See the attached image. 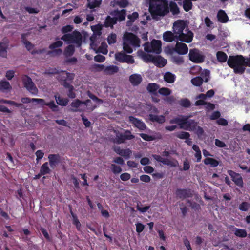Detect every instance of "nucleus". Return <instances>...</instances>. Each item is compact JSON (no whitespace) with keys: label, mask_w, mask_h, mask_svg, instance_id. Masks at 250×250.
Here are the masks:
<instances>
[{"label":"nucleus","mask_w":250,"mask_h":250,"mask_svg":"<svg viewBox=\"0 0 250 250\" xmlns=\"http://www.w3.org/2000/svg\"><path fill=\"white\" fill-rule=\"evenodd\" d=\"M6 45L4 43H0V56L5 57L7 55Z\"/></svg>","instance_id":"nucleus-52"},{"label":"nucleus","mask_w":250,"mask_h":250,"mask_svg":"<svg viewBox=\"0 0 250 250\" xmlns=\"http://www.w3.org/2000/svg\"><path fill=\"white\" fill-rule=\"evenodd\" d=\"M135 136L131 134L129 130H125L124 133L116 132V137L113 142L117 144L124 143L125 140H130L134 139Z\"/></svg>","instance_id":"nucleus-4"},{"label":"nucleus","mask_w":250,"mask_h":250,"mask_svg":"<svg viewBox=\"0 0 250 250\" xmlns=\"http://www.w3.org/2000/svg\"><path fill=\"white\" fill-rule=\"evenodd\" d=\"M202 70V68L198 65L192 67L190 70V73L192 74H197L199 73Z\"/></svg>","instance_id":"nucleus-60"},{"label":"nucleus","mask_w":250,"mask_h":250,"mask_svg":"<svg viewBox=\"0 0 250 250\" xmlns=\"http://www.w3.org/2000/svg\"><path fill=\"white\" fill-rule=\"evenodd\" d=\"M146 58L148 60L153 62L160 67L165 66L167 62V60L161 56L153 57L152 55H147L146 56Z\"/></svg>","instance_id":"nucleus-11"},{"label":"nucleus","mask_w":250,"mask_h":250,"mask_svg":"<svg viewBox=\"0 0 250 250\" xmlns=\"http://www.w3.org/2000/svg\"><path fill=\"white\" fill-rule=\"evenodd\" d=\"M22 81L24 87L28 91L33 95L37 94L38 92V88L30 77L27 75H24L22 78Z\"/></svg>","instance_id":"nucleus-5"},{"label":"nucleus","mask_w":250,"mask_h":250,"mask_svg":"<svg viewBox=\"0 0 250 250\" xmlns=\"http://www.w3.org/2000/svg\"><path fill=\"white\" fill-rule=\"evenodd\" d=\"M180 104L182 107L185 108H188L190 106L191 103L190 101L187 98L182 99L180 101Z\"/></svg>","instance_id":"nucleus-51"},{"label":"nucleus","mask_w":250,"mask_h":250,"mask_svg":"<svg viewBox=\"0 0 250 250\" xmlns=\"http://www.w3.org/2000/svg\"><path fill=\"white\" fill-rule=\"evenodd\" d=\"M62 44L63 42L62 41H58L50 44L49 48L50 49H54L62 46Z\"/></svg>","instance_id":"nucleus-56"},{"label":"nucleus","mask_w":250,"mask_h":250,"mask_svg":"<svg viewBox=\"0 0 250 250\" xmlns=\"http://www.w3.org/2000/svg\"><path fill=\"white\" fill-rule=\"evenodd\" d=\"M149 11L153 19L164 16L169 12L168 1L167 0H152L149 3Z\"/></svg>","instance_id":"nucleus-1"},{"label":"nucleus","mask_w":250,"mask_h":250,"mask_svg":"<svg viewBox=\"0 0 250 250\" xmlns=\"http://www.w3.org/2000/svg\"><path fill=\"white\" fill-rule=\"evenodd\" d=\"M174 50L179 54L185 55L188 52V48L185 43L177 42L174 48Z\"/></svg>","instance_id":"nucleus-18"},{"label":"nucleus","mask_w":250,"mask_h":250,"mask_svg":"<svg viewBox=\"0 0 250 250\" xmlns=\"http://www.w3.org/2000/svg\"><path fill=\"white\" fill-rule=\"evenodd\" d=\"M227 63L229 67L233 69L235 74H243L247 66L246 58L242 55L229 56Z\"/></svg>","instance_id":"nucleus-2"},{"label":"nucleus","mask_w":250,"mask_h":250,"mask_svg":"<svg viewBox=\"0 0 250 250\" xmlns=\"http://www.w3.org/2000/svg\"><path fill=\"white\" fill-rule=\"evenodd\" d=\"M70 213L73 218V224L76 226L77 229H79L81 226V224L80 222H79V220L78 219L77 215L75 213H73V212L72 211V210L71 209L70 210Z\"/></svg>","instance_id":"nucleus-46"},{"label":"nucleus","mask_w":250,"mask_h":250,"mask_svg":"<svg viewBox=\"0 0 250 250\" xmlns=\"http://www.w3.org/2000/svg\"><path fill=\"white\" fill-rule=\"evenodd\" d=\"M227 172L231 177L232 180L236 186H238L240 188L243 187L244 183L243 178L240 174L236 173L232 170H229Z\"/></svg>","instance_id":"nucleus-10"},{"label":"nucleus","mask_w":250,"mask_h":250,"mask_svg":"<svg viewBox=\"0 0 250 250\" xmlns=\"http://www.w3.org/2000/svg\"><path fill=\"white\" fill-rule=\"evenodd\" d=\"M87 95L90 99L94 100L96 102L100 103V104H102L103 103V100L98 98L97 96H96L95 95L91 93L90 91L88 92Z\"/></svg>","instance_id":"nucleus-59"},{"label":"nucleus","mask_w":250,"mask_h":250,"mask_svg":"<svg viewBox=\"0 0 250 250\" xmlns=\"http://www.w3.org/2000/svg\"><path fill=\"white\" fill-rule=\"evenodd\" d=\"M131 153L132 151L130 149H123L120 155L123 157L125 159H128L130 158Z\"/></svg>","instance_id":"nucleus-47"},{"label":"nucleus","mask_w":250,"mask_h":250,"mask_svg":"<svg viewBox=\"0 0 250 250\" xmlns=\"http://www.w3.org/2000/svg\"><path fill=\"white\" fill-rule=\"evenodd\" d=\"M125 56L126 54L123 52H117L115 55L116 60L122 63L125 62Z\"/></svg>","instance_id":"nucleus-42"},{"label":"nucleus","mask_w":250,"mask_h":250,"mask_svg":"<svg viewBox=\"0 0 250 250\" xmlns=\"http://www.w3.org/2000/svg\"><path fill=\"white\" fill-rule=\"evenodd\" d=\"M118 70V67L115 65H110L107 66L104 69L105 72L109 74H112L117 73Z\"/></svg>","instance_id":"nucleus-43"},{"label":"nucleus","mask_w":250,"mask_h":250,"mask_svg":"<svg viewBox=\"0 0 250 250\" xmlns=\"http://www.w3.org/2000/svg\"><path fill=\"white\" fill-rule=\"evenodd\" d=\"M203 79L200 76H197L192 78L191 80V83L196 86H200L203 83Z\"/></svg>","instance_id":"nucleus-40"},{"label":"nucleus","mask_w":250,"mask_h":250,"mask_svg":"<svg viewBox=\"0 0 250 250\" xmlns=\"http://www.w3.org/2000/svg\"><path fill=\"white\" fill-rule=\"evenodd\" d=\"M12 89V87L10 83L6 81H1L0 82V90L5 91L6 90H10Z\"/></svg>","instance_id":"nucleus-34"},{"label":"nucleus","mask_w":250,"mask_h":250,"mask_svg":"<svg viewBox=\"0 0 250 250\" xmlns=\"http://www.w3.org/2000/svg\"><path fill=\"white\" fill-rule=\"evenodd\" d=\"M185 116H182V118L177 117L171 119L169 121V123L170 124H178L179 125L180 128H184V122L185 121Z\"/></svg>","instance_id":"nucleus-24"},{"label":"nucleus","mask_w":250,"mask_h":250,"mask_svg":"<svg viewBox=\"0 0 250 250\" xmlns=\"http://www.w3.org/2000/svg\"><path fill=\"white\" fill-rule=\"evenodd\" d=\"M117 23L116 19L114 17L112 18L110 16H107L106 17L104 21V26L105 27H112L113 28V25Z\"/></svg>","instance_id":"nucleus-26"},{"label":"nucleus","mask_w":250,"mask_h":250,"mask_svg":"<svg viewBox=\"0 0 250 250\" xmlns=\"http://www.w3.org/2000/svg\"><path fill=\"white\" fill-rule=\"evenodd\" d=\"M63 86L65 88H67L68 89L67 95L69 98L71 99H74L76 97L75 89L72 85L70 84V83H64Z\"/></svg>","instance_id":"nucleus-23"},{"label":"nucleus","mask_w":250,"mask_h":250,"mask_svg":"<svg viewBox=\"0 0 250 250\" xmlns=\"http://www.w3.org/2000/svg\"><path fill=\"white\" fill-rule=\"evenodd\" d=\"M139 135L143 139L146 141H151L155 139V137L153 136L149 135L145 133H140Z\"/></svg>","instance_id":"nucleus-54"},{"label":"nucleus","mask_w":250,"mask_h":250,"mask_svg":"<svg viewBox=\"0 0 250 250\" xmlns=\"http://www.w3.org/2000/svg\"><path fill=\"white\" fill-rule=\"evenodd\" d=\"M89 103H91V101L89 99L84 101H82L79 99H76L71 104V107L75 108V109H71V110L73 112H78L79 111L78 108L81 105L84 104L86 106H88L89 105Z\"/></svg>","instance_id":"nucleus-17"},{"label":"nucleus","mask_w":250,"mask_h":250,"mask_svg":"<svg viewBox=\"0 0 250 250\" xmlns=\"http://www.w3.org/2000/svg\"><path fill=\"white\" fill-rule=\"evenodd\" d=\"M40 171L41 172V174H43L44 175L49 174L51 172V169L48 167V163L45 162L43 163L41 166Z\"/></svg>","instance_id":"nucleus-39"},{"label":"nucleus","mask_w":250,"mask_h":250,"mask_svg":"<svg viewBox=\"0 0 250 250\" xmlns=\"http://www.w3.org/2000/svg\"><path fill=\"white\" fill-rule=\"evenodd\" d=\"M158 92L160 94L162 95L167 96L171 94V91L170 89L168 88L163 87L161 88H159Z\"/></svg>","instance_id":"nucleus-49"},{"label":"nucleus","mask_w":250,"mask_h":250,"mask_svg":"<svg viewBox=\"0 0 250 250\" xmlns=\"http://www.w3.org/2000/svg\"><path fill=\"white\" fill-rule=\"evenodd\" d=\"M149 119L152 122H156L159 124H163L166 121L165 116L164 115H157L154 114H150Z\"/></svg>","instance_id":"nucleus-25"},{"label":"nucleus","mask_w":250,"mask_h":250,"mask_svg":"<svg viewBox=\"0 0 250 250\" xmlns=\"http://www.w3.org/2000/svg\"><path fill=\"white\" fill-rule=\"evenodd\" d=\"M111 168L112 172L115 174H119L122 171L121 167L115 164H111Z\"/></svg>","instance_id":"nucleus-57"},{"label":"nucleus","mask_w":250,"mask_h":250,"mask_svg":"<svg viewBox=\"0 0 250 250\" xmlns=\"http://www.w3.org/2000/svg\"><path fill=\"white\" fill-rule=\"evenodd\" d=\"M147 91L153 94H156L158 89H159V85L156 83H149L146 87Z\"/></svg>","instance_id":"nucleus-29"},{"label":"nucleus","mask_w":250,"mask_h":250,"mask_svg":"<svg viewBox=\"0 0 250 250\" xmlns=\"http://www.w3.org/2000/svg\"><path fill=\"white\" fill-rule=\"evenodd\" d=\"M186 24L184 21H177L173 24V31L176 35H178L184 32Z\"/></svg>","instance_id":"nucleus-13"},{"label":"nucleus","mask_w":250,"mask_h":250,"mask_svg":"<svg viewBox=\"0 0 250 250\" xmlns=\"http://www.w3.org/2000/svg\"><path fill=\"white\" fill-rule=\"evenodd\" d=\"M183 243L188 250H192L190 242L186 237L183 238Z\"/></svg>","instance_id":"nucleus-64"},{"label":"nucleus","mask_w":250,"mask_h":250,"mask_svg":"<svg viewBox=\"0 0 250 250\" xmlns=\"http://www.w3.org/2000/svg\"><path fill=\"white\" fill-rule=\"evenodd\" d=\"M129 121L139 130H144L146 128V125L143 121L133 116H129Z\"/></svg>","instance_id":"nucleus-14"},{"label":"nucleus","mask_w":250,"mask_h":250,"mask_svg":"<svg viewBox=\"0 0 250 250\" xmlns=\"http://www.w3.org/2000/svg\"><path fill=\"white\" fill-rule=\"evenodd\" d=\"M73 29V27L70 25H67L62 27L61 31L62 33L66 34L68 32L72 31Z\"/></svg>","instance_id":"nucleus-62"},{"label":"nucleus","mask_w":250,"mask_h":250,"mask_svg":"<svg viewBox=\"0 0 250 250\" xmlns=\"http://www.w3.org/2000/svg\"><path fill=\"white\" fill-rule=\"evenodd\" d=\"M51 168H55L61 162V156L59 154H49L48 156Z\"/></svg>","instance_id":"nucleus-15"},{"label":"nucleus","mask_w":250,"mask_h":250,"mask_svg":"<svg viewBox=\"0 0 250 250\" xmlns=\"http://www.w3.org/2000/svg\"><path fill=\"white\" fill-rule=\"evenodd\" d=\"M250 207V204L247 202H243L239 206V209L242 211H247Z\"/></svg>","instance_id":"nucleus-53"},{"label":"nucleus","mask_w":250,"mask_h":250,"mask_svg":"<svg viewBox=\"0 0 250 250\" xmlns=\"http://www.w3.org/2000/svg\"><path fill=\"white\" fill-rule=\"evenodd\" d=\"M170 11L173 15H177L179 13V8L177 4L175 2H171L169 4V8Z\"/></svg>","instance_id":"nucleus-41"},{"label":"nucleus","mask_w":250,"mask_h":250,"mask_svg":"<svg viewBox=\"0 0 250 250\" xmlns=\"http://www.w3.org/2000/svg\"><path fill=\"white\" fill-rule=\"evenodd\" d=\"M88 7L90 9H94L96 7H98L102 3V0H87Z\"/></svg>","instance_id":"nucleus-37"},{"label":"nucleus","mask_w":250,"mask_h":250,"mask_svg":"<svg viewBox=\"0 0 250 250\" xmlns=\"http://www.w3.org/2000/svg\"><path fill=\"white\" fill-rule=\"evenodd\" d=\"M55 98L57 104L63 106H65L66 105H67L69 102L68 99L62 98L61 97H60V96L55 95Z\"/></svg>","instance_id":"nucleus-32"},{"label":"nucleus","mask_w":250,"mask_h":250,"mask_svg":"<svg viewBox=\"0 0 250 250\" xmlns=\"http://www.w3.org/2000/svg\"><path fill=\"white\" fill-rule=\"evenodd\" d=\"M110 15L114 16V18L116 19V21H121L125 20L126 16V10L122 9L119 10L118 9L114 10L110 12Z\"/></svg>","instance_id":"nucleus-16"},{"label":"nucleus","mask_w":250,"mask_h":250,"mask_svg":"<svg viewBox=\"0 0 250 250\" xmlns=\"http://www.w3.org/2000/svg\"><path fill=\"white\" fill-rule=\"evenodd\" d=\"M189 60L196 63H201L204 62L205 57L200 53L197 49H191L189 53Z\"/></svg>","instance_id":"nucleus-7"},{"label":"nucleus","mask_w":250,"mask_h":250,"mask_svg":"<svg viewBox=\"0 0 250 250\" xmlns=\"http://www.w3.org/2000/svg\"><path fill=\"white\" fill-rule=\"evenodd\" d=\"M173 62L177 64H181L184 62L183 57L179 56H174L172 57Z\"/></svg>","instance_id":"nucleus-58"},{"label":"nucleus","mask_w":250,"mask_h":250,"mask_svg":"<svg viewBox=\"0 0 250 250\" xmlns=\"http://www.w3.org/2000/svg\"><path fill=\"white\" fill-rule=\"evenodd\" d=\"M21 101L23 104H28V103H29L31 102H36L38 104H39V103L44 102V100L42 99H36V98L30 99L28 97H24V98H21Z\"/></svg>","instance_id":"nucleus-36"},{"label":"nucleus","mask_w":250,"mask_h":250,"mask_svg":"<svg viewBox=\"0 0 250 250\" xmlns=\"http://www.w3.org/2000/svg\"><path fill=\"white\" fill-rule=\"evenodd\" d=\"M204 163L206 165H210L212 167H216L219 165V161L217 160L207 157L204 160Z\"/></svg>","instance_id":"nucleus-30"},{"label":"nucleus","mask_w":250,"mask_h":250,"mask_svg":"<svg viewBox=\"0 0 250 250\" xmlns=\"http://www.w3.org/2000/svg\"><path fill=\"white\" fill-rule=\"evenodd\" d=\"M75 51V49L74 46L70 44L65 48L63 54L65 57H70L74 54Z\"/></svg>","instance_id":"nucleus-31"},{"label":"nucleus","mask_w":250,"mask_h":250,"mask_svg":"<svg viewBox=\"0 0 250 250\" xmlns=\"http://www.w3.org/2000/svg\"><path fill=\"white\" fill-rule=\"evenodd\" d=\"M217 60L220 62H225L227 61L228 56L227 54L223 51H218L216 53Z\"/></svg>","instance_id":"nucleus-35"},{"label":"nucleus","mask_w":250,"mask_h":250,"mask_svg":"<svg viewBox=\"0 0 250 250\" xmlns=\"http://www.w3.org/2000/svg\"><path fill=\"white\" fill-rule=\"evenodd\" d=\"M65 71H62L59 73L57 76V79L60 82L62 85L63 86L64 83H69L67 82L66 78L65 76Z\"/></svg>","instance_id":"nucleus-33"},{"label":"nucleus","mask_w":250,"mask_h":250,"mask_svg":"<svg viewBox=\"0 0 250 250\" xmlns=\"http://www.w3.org/2000/svg\"><path fill=\"white\" fill-rule=\"evenodd\" d=\"M61 39L67 43H75L77 47H80L82 45L83 37L80 32L75 30L72 33L64 34Z\"/></svg>","instance_id":"nucleus-3"},{"label":"nucleus","mask_w":250,"mask_h":250,"mask_svg":"<svg viewBox=\"0 0 250 250\" xmlns=\"http://www.w3.org/2000/svg\"><path fill=\"white\" fill-rule=\"evenodd\" d=\"M175 39L177 40V36L174 33L167 31L163 34V40L166 42H170L175 40Z\"/></svg>","instance_id":"nucleus-21"},{"label":"nucleus","mask_w":250,"mask_h":250,"mask_svg":"<svg viewBox=\"0 0 250 250\" xmlns=\"http://www.w3.org/2000/svg\"><path fill=\"white\" fill-rule=\"evenodd\" d=\"M188 116H185V120L184 122L185 127L184 128L186 130H194L197 127V123L194 120H188Z\"/></svg>","instance_id":"nucleus-19"},{"label":"nucleus","mask_w":250,"mask_h":250,"mask_svg":"<svg viewBox=\"0 0 250 250\" xmlns=\"http://www.w3.org/2000/svg\"><path fill=\"white\" fill-rule=\"evenodd\" d=\"M175 193L177 197L182 199L193 196V192L190 189H177Z\"/></svg>","instance_id":"nucleus-12"},{"label":"nucleus","mask_w":250,"mask_h":250,"mask_svg":"<svg viewBox=\"0 0 250 250\" xmlns=\"http://www.w3.org/2000/svg\"><path fill=\"white\" fill-rule=\"evenodd\" d=\"M234 234L238 237L244 238L247 236V233L245 229L235 228Z\"/></svg>","instance_id":"nucleus-44"},{"label":"nucleus","mask_w":250,"mask_h":250,"mask_svg":"<svg viewBox=\"0 0 250 250\" xmlns=\"http://www.w3.org/2000/svg\"><path fill=\"white\" fill-rule=\"evenodd\" d=\"M39 104H41L42 105H46L48 106L53 112L58 111L59 110L58 106L55 104L53 101H51L49 102L46 103L44 100V102L39 103Z\"/></svg>","instance_id":"nucleus-28"},{"label":"nucleus","mask_w":250,"mask_h":250,"mask_svg":"<svg viewBox=\"0 0 250 250\" xmlns=\"http://www.w3.org/2000/svg\"><path fill=\"white\" fill-rule=\"evenodd\" d=\"M162 163L167 166L175 167L178 164V162L177 160L171 161L167 158H164V159H163Z\"/></svg>","instance_id":"nucleus-45"},{"label":"nucleus","mask_w":250,"mask_h":250,"mask_svg":"<svg viewBox=\"0 0 250 250\" xmlns=\"http://www.w3.org/2000/svg\"><path fill=\"white\" fill-rule=\"evenodd\" d=\"M130 45V44L124 41L123 49L124 51L127 53H131L133 52V49Z\"/></svg>","instance_id":"nucleus-55"},{"label":"nucleus","mask_w":250,"mask_h":250,"mask_svg":"<svg viewBox=\"0 0 250 250\" xmlns=\"http://www.w3.org/2000/svg\"><path fill=\"white\" fill-rule=\"evenodd\" d=\"M193 7L192 1L190 0H184L183 1V7L184 10L188 12L191 10Z\"/></svg>","instance_id":"nucleus-38"},{"label":"nucleus","mask_w":250,"mask_h":250,"mask_svg":"<svg viewBox=\"0 0 250 250\" xmlns=\"http://www.w3.org/2000/svg\"><path fill=\"white\" fill-rule=\"evenodd\" d=\"M150 208V206H146L144 207H141L139 203L137 204V205L136 206L137 209L141 212V213H145Z\"/></svg>","instance_id":"nucleus-61"},{"label":"nucleus","mask_w":250,"mask_h":250,"mask_svg":"<svg viewBox=\"0 0 250 250\" xmlns=\"http://www.w3.org/2000/svg\"><path fill=\"white\" fill-rule=\"evenodd\" d=\"M175 75L169 72H167L164 76L165 81L169 83H173L175 81Z\"/></svg>","instance_id":"nucleus-27"},{"label":"nucleus","mask_w":250,"mask_h":250,"mask_svg":"<svg viewBox=\"0 0 250 250\" xmlns=\"http://www.w3.org/2000/svg\"><path fill=\"white\" fill-rule=\"evenodd\" d=\"M129 80L133 86H138L142 82V77L140 74H133L129 76Z\"/></svg>","instance_id":"nucleus-20"},{"label":"nucleus","mask_w":250,"mask_h":250,"mask_svg":"<svg viewBox=\"0 0 250 250\" xmlns=\"http://www.w3.org/2000/svg\"><path fill=\"white\" fill-rule=\"evenodd\" d=\"M117 36L115 33L110 34L107 37V42L109 45L115 43L117 41Z\"/></svg>","instance_id":"nucleus-50"},{"label":"nucleus","mask_w":250,"mask_h":250,"mask_svg":"<svg viewBox=\"0 0 250 250\" xmlns=\"http://www.w3.org/2000/svg\"><path fill=\"white\" fill-rule=\"evenodd\" d=\"M123 40L134 47L140 46V39L133 33L126 32L124 35Z\"/></svg>","instance_id":"nucleus-6"},{"label":"nucleus","mask_w":250,"mask_h":250,"mask_svg":"<svg viewBox=\"0 0 250 250\" xmlns=\"http://www.w3.org/2000/svg\"><path fill=\"white\" fill-rule=\"evenodd\" d=\"M185 33L183 32L179 34L177 36V40L184 42L187 43H190L191 42L193 37V34L192 31L188 29L185 30Z\"/></svg>","instance_id":"nucleus-9"},{"label":"nucleus","mask_w":250,"mask_h":250,"mask_svg":"<svg viewBox=\"0 0 250 250\" xmlns=\"http://www.w3.org/2000/svg\"><path fill=\"white\" fill-rule=\"evenodd\" d=\"M176 137L181 139H188L190 137V134L187 132L180 131L178 132L176 135Z\"/></svg>","instance_id":"nucleus-48"},{"label":"nucleus","mask_w":250,"mask_h":250,"mask_svg":"<svg viewBox=\"0 0 250 250\" xmlns=\"http://www.w3.org/2000/svg\"><path fill=\"white\" fill-rule=\"evenodd\" d=\"M94 61L98 62H103L105 60V57L102 55L98 54L94 57Z\"/></svg>","instance_id":"nucleus-63"},{"label":"nucleus","mask_w":250,"mask_h":250,"mask_svg":"<svg viewBox=\"0 0 250 250\" xmlns=\"http://www.w3.org/2000/svg\"><path fill=\"white\" fill-rule=\"evenodd\" d=\"M218 21L221 23H226L228 21L229 18L225 11L220 10L217 13Z\"/></svg>","instance_id":"nucleus-22"},{"label":"nucleus","mask_w":250,"mask_h":250,"mask_svg":"<svg viewBox=\"0 0 250 250\" xmlns=\"http://www.w3.org/2000/svg\"><path fill=\"white\" fill-rule=\"evenodd\" d=\"M161 42L160 40H153L151 42V45L147 44V46H145V50L147 52H155L159 54L161 51Z\"/></svg>","instance_id":"nucleus-8"}]
</instances>
